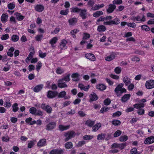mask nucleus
Returning <instances> with one entry per match:
<instances>
[{"instance_id":"f3484780","label":"nucleus","mask_w":154,"mask_h":154,"mask_svg":"<svg viewBox=\"0 0 154 154\" xmlns=\"http://www.w3.org/2000/svg\"><path fill=\"white\" fill-rule=\"evenodd\" d=\"M123 81L127 86L131 83V79L128 76H125L123 78Z\"/></svg>"},{"instance_id":"c756f323","label":"nucleus","mask_w":154,"mask_h":154,"mask_svg":"<svg viewBox=\"0 0 154 154\" xmlns=\"http://www.w3.org/2000/svg\"><path fill=\"white\" fill-rule=\"evenodd\" d=\"M15 15L16 16V18L18 20H22L24 18V16L22 15L20 13H15Z\"/></svg>"},{"instance_id":"dca6fc26","label":"nucleus","mask_w":154,"mask_h":154,"mask_svg":"<svg viewBox=\"0 0 154 154\" xmlns=\"http://www.w3.org/2000/svg\"><path fill=\"white\" fill-rule=\"evenodd\" d=\"M95 123V121H92L91 119H88L86 121L85 125L90 127H92Z\"/></svg>"},{"instance_id":"412c9836","label":"nucleus","mask_w":154,"mask_h":154,"mask_svg":"<svg viewBox=\"0 0 154 154\" xmlns=\"http://www.w3.org/2000/svg\"><path fill=\"white\" fill-rule=\"evenodd\" d=\"M80 75L77 73H75L73 74L71 77L72 78V80L74 81H78L79 80V77Z\"/></svg>"},{"instance_id":"58836bf2","label":"nucleus","mask_w":154,"mask_h":154,"mask_svg":"<svg viewBox=\"0 0 154 154\" xmlns=\"http://www.w3.org/2000/svg\"><path fill=\"white\" fill-rule=\"evenodd\" d=\"M56 154H63L64 151V149L61 148L55 149Z\"/></svg>"},{"instance_id":"bb28decb","label":"nucleus","mask_w":154,"mask_h":154,"mask_svg":"<svg viewBox=\"0 0 154 154\" xmlns=\"http://www.w3.org/2000/svg\"><path fill=\"white\" fill-rule=\"evenodd\" d=\"M43 87V85H38L33 88V91L35 92H38L41 90Z\"/></svg>"},{"instance_id":"0eeeda50","label":"nucleus","mask_w":154,"mask_h":154,"mask_svg":"<svg viewBox=\"0 0 154 154\" xmlns=\"http://www.w3.org/2000/svg\"><path fill=\"white\" fill-rule=\"evenodd\" d=\"M58 95L57 91H49L47 92V96L48 98H53Z\"/></svg>"},{"instance_id":"49530a36","label":"nucleus","mask_w":154,"mask_h":154,"mask_svg":"<svg viewBox=\"0 0 154 154\" xmlns=\"http://www.w3.org/2000/svg\"><path fill=\"white\" fill-rule=\"evenodd\" d=\"M86 143V142L84 140H82L79 141L78 142L76 145V146L77 147H82L83 145Z\"/></svg>"},{"instance_id":"ea45409f","label":"nucleus","mask_w":154,"mask_h":154,"mask_svg":"<svg viewBox=\"0 0 154 154\" xmlns=\"http://www.w3.org/2000/svg\"><path fill=\"white\" fill-rule=\"evenodd\" d=\"M70 75L69 74H68L64 76L62 79L63 81H65L66 82H68L70 81Z\"/></svg>"},{"instance_id":"f8f14e48","label":"nucleus","mask_w":154,"mask_h":154,"mask_svg":"<svg viewBox=\"0 0 154 154\" xmlns=\"http://www.w3.org/2000/svg\"><path fill=\"white\" fill-rule=\"evenodd\" d=\"M58 85L59 87L60 88L67 87V85L66 84V82L62 79L58 81Z\"/></svg>"},{"instance_id":"a19ab883","label":"nucleus","mask_w":154,"mask_h":154,"mask_svg":"<svg viewBox=\"0 0 154 154\" xmlns=\"http://www.w3.org/2000/svg\"><path fill=\"white\" fill-rule=\"evenodd\" d=\"M81 9L79 8H78L73 7L71 8V11L72 12H79V13Z\"/></svg>"},{"instance_id":"09e8293b","label":"nucleus","mask_w":154,"mask_h":154,"mask_svg":"<svg viewBox=\"0 0 154 154\" xmlns=\"http://www.w3.org/2000/svg\"><path fill=\"white\" fill-rule=\"evenodd\" d=\"M105 20H106L105 17L103 16H101L98 19L96 22V23L97 25H99V22L104 21Z\"/></svg>"},{"instance_id":"603ef678","label":"nucleus","mask_w":154,"mask_h":154,"mask_svg":"<svg viewBox=\"0 0 154 154\" xmlns=\"http://www.w3.org/2000/svg\"><path fill=\"white\" fill-rule=\"evenodd\" d=\"M15 7V5L14 3H12L9 4L8 5V7L9 9L11 10L13 9Z\"/></svg>"},{"instance_id":"9d476101","label":"nucleus","mask_w":154,"mask_h":154,"mask_svg":"<svg viewBox=\"0 0 154 154\" xmlns=\"http://www.w3.org/2000/svg\"><path fill=\"white\" fill-rule=\"evenodd\" d=\"M154 142V137L150 136L146 138L144 142L145 144H149Z\"/></svg>"},{"instance_id":"a878e982","label":"nucleus","mask_w":154,"mask_h":154,"mask_svg":"<svg viewBox=\"0 0 154 154\" xmlns=\"http://www.w3.org/2000/svg\"><path fill=\"white\" fill-rule=\"evenodd\" d=\"M115 57V54H112L109 56L106 57L105 58V59L107 61H109L114 59Z\"/></svg>"},{"instance_id":"4d7b16f0","label":"nucleus","mask_w":154,"mask_h":154,"mask_svg":"<svg viewBox=\"0 0 154 154\" xmlns=\"http://www.w3.org/2000/svg\"><path fill=\"white\" fill-rule=\"evenodd\" d=\"M126 144L125 143H123L119 144L118 148H119L121 149H124L126 146Z\"/></svg>"},{"instance_id":"6ab92c4d","label":"nucleus","mask_w":154,"mask_h":154,"mask_svg":"<svg viewBox=\"0 0 154 154\" xmlns=\"http://www.w3.org/2000/svg\"><path fill=\"white\" fill-rule=\"evenodd\" d=\"M46 140L45 139H41L37 143V145L38 146H44L46 145Z\"/></svg>"},{"instance_id":"774afa93","label":"nucleus","mask_w":154,"mask_h":154,"mask_svg":"<svg viewBox=\"0 0 154 154\" xmlns=\"http://www.w3.org/2000/svg\"><path fill=\"white\" fill-rule=\"evenodd\" d=\"M137 149L135 148H133L131 150V154H137Z\"/></svg>"},{"instance_id":"79ce46f5","label":"nucleus","mask_w":154,"mask_h":154,"mask_svg":"<svg viewBox=\"0 0 154 154\" xmlns=\"http://www.w3.org/2000/svg\"><path fill=\"white\" fill-rule=\"evenodd\" d=\"M29 111L30 113L32 115H35L37 111L36 108L34 107H32L30 109Z\"/></svg>"},{"instance_id":"c9c22d12","label":"nucleus","mask_w":154,"mask_h":154,"mask_svg":"<svg viewBox=\"0 0 154 154\" xmlns=\"http://www.w3.org/2000/svg\"><path fill=\"white\" fill-rule=\"evenodd\" d=\"M73 146V144L71 142H69L65 144V147L67 149H70Z\"/></svg>"},{"instance_id":"1a4fd4ad","label":"nucleus","mask_w":154,"mask_h":154,"mask_svg":"<svg viewBox=\"0 0 154 154\" xmlns=\"http://www.w3.org/2000/svg\"><path fill=\"white\" fill-rule=\"evenodd\" d=\"M67 43V41L65 39L62 40L60 44V49L61 50L66 49L67 48V47L66 45Z\"/></svg>"},{"instance_id":"f03ea898","label":"nucleus","mask_w":154,"mask_h":154,"mask_svg":"<svg viewBox=\"0 0 154 154\" xmlns=\"http://www.w3.org/2000/svg\"><path fill=\"white\" fill-rule=\"evenodd\" d=\"M75 135V132L72 131L65 133L64 134V136L66 137L64 140L65 141H67L70 139L74 137Z\"/></svg>"},{"instance_id":"72a5a7b5","label":"nucleus","mask_w":154,"mask_h":154,"mask_svg":"<svg viewBox=\"0 0 154 154\" xmlns=\"http://www.w3.org/2000/svg\"><path fill=\"white\" fill-rule=\"evenodd\" d=\"M77 21V19L75 18H72L68 20V22L70 25H73L75 24Z\"/></svg>"},{"instance_id":"864d4df0","label":"nucleus","mask_w":154,"mask_h":154,"mask_svg":"<svg viewBox=\"0 0 154 154\" xmlns=\"http://www.w3.org/2000/svg\"><path fill=\"white\" fill-rule=\"evenodd\" d=\"M76 111L73 109H71L70 111L68 112L66 114L68 116H72L75 114Z\"/></svg>"},{"instance_id":"de8ad7c7","label":"nucleus","mask_w":154,"mask_h":154,"mask_svg":"<svg viewBox=\"0 0 154 154\" xmlns=\"http://www.w3.org/2000/svg\"><path fill=\"white\" fill-rule=\"evenodd\" d=\"M69 10L68 9L62 10L60 11V14L62 15H66L68 14Z\"/></svg>"},{"instance_id":"5701e85b","label":"nucleus","mask_w":154,"mask_h":154,"mask_svg":"<svg viewBox=\"0 0 154 154\" xmlns=\"http://www.w3.org/2000/svg\"><path fill=\"white\" fill-rule=\"evenodd\" d=\"M8 15L7 14H3L1 17V20L2 23H5L7 20Z\"/></svg>"},{"instance_id":"393cba45","label":"nucleus","mask_w":154,"mask_h":154,"mask_svg":"<svg viewBox=\"0 0 154 154\" xmlns=\"http://www.w3.org/2000/svg\"><path fill=\"white\" fill-rule=\"evenodd\" d=\"M96 88L97 89L100 91H103L105 90L106 88V86L103 84H99L97 85Z\"/></svg>"},{"instance_id":"f257e3e1","label":"nucleus","mask_w":154,"mask_h":154,"mask_svg":"<svg viewBox=\"0 0 154 154\" xmlns=\"http://www.w3.org/2000/svg\"><path fill=\"white\" fill-rule=\"evenodd\" d=\"M124 84L123 83H120L116 87L114 90L115 92L118 96H120L123 93H126V90L125 88H123Z\"/></svg>"},{"instance_id":"f704fd0d","label":"nucleus","mask_w":154,"mask_h":154,"mask_svg":"<svg viewBox=\"0 0 154 154\" xmlns=\"http://www.w3.org/2000/svg\"><path fill=\"white\" fill-rule=\"evenodd\" d=\"M103 14V13L101 11H98L94 13L93 14V16L95 17H97L100 16Z\"/></svg>"},{"instance_id":"4be33fe9","label":"nucleus","mask_w":154,"mask_h":154,"mask_svg":"<svg viewBox=\"0 0 154 154\" xmlns=\"http://www.w3.org/2000/svg\"><path fill=\"white\" fill-rule=\"evenodd\" d=\"M133 106L134 108H136L139 110L141 109V108H143L144 107V104L143 103H137L133 105Z\"/></svg>"},{"instance_id":"423d86ee","label":"nucleus","mask_w":154,"mask_h":154,"mask_svg":"<svg viewBox=\"0 0 154 154\" xmlns=\"http://www.w3.org/2000/svg\"><path fill=\"white\" fill-rule=\"evenodd\" d=\"M145 87L148 89H150L154 88V80H149L145 83Z\"/></svg>"},{"instance_id":"338daca9","label":"nucleus","mask_w":154,"mask_h":154,"mask_svg":"<svg viewBox=\"0 0 154 154\" xmlns=\"http://www.w3.org/2000/svg\"><path fill=\"white\" fill-rule=\"evenodd\" d=\"M111 103V101L109 99H106L104 101V103L105 105H109Z\"/></svg>"},{"instance_id":"0e129e2a","label":"nucleus","mask_w":154,"mask_h":154,"mask_svg":"<svg viewBox=\"0 0 154 154\" xmlns=\"http://www.w3.org/2000/svg\"><path fill=\"white\" fill-rule=\"evenodd\" d=\"M42 66V63L40 62H38L36 65V69L38 71L40 69Z\"/></svg>"},{"instance_id":"e433bc0d","label":"nucleus","mask_w":154,"mask_h":154,"mask_svg":"<svg viewBox=\"0 0 154 154\" xmlns=\"http://www.w3.org/2000/svg\"><path fill=\"white\" fill-rule=\"evenodd\" d=\"M30 50L31 51H31L30 52L28 57H29L32 59L33 57V56L35 53L34 48L32 47H31L30 48Z\"/></svg>"},{"instance_id":"39448f33","label":"nucleus","mask_w":154,"mask_h":154,"mask_svg":"<svg viewBox=\"0 0 154 154\" xmlns=\"http://www.w3.org/2000/svg\"><path fill=\"white\" fill-rule=\"evenodd\" d=\"M41 108L42 109L46 111L48 113H50L51 112L52 108L49 105H46L45 104L43 103L41 105Z\"/></svg>"},{"instance_id":"052dcab7","label":"nucleus","mask_w":154,"mask_h":154,"mask_svg":"<svg viewBox=\"0 0 154 154\" xmlns=\"http://www.w3.org/2000/svg\"><path fill=\"white\" fill-rule=\"evenodd\" d=\"M109 109L107 107H103L100 110V112L101 113H103L104 112L107 111Z\"/></svg>"},{"instance_id":"a211bd4d","label":"nucleus","mask_w":154,"mask_h":154,"mask_svg":"<svg viewBox=\"0 0 154 154\" xmlns=\"http://www.w3.org/2000/svg\"><path fill=\"white\" fill-rule=\"evenodd\" d=\"M116 6L114 5L110 4L109 5V8L107 9V11L108 13L112 12L116 8Z\"/></svg>"},{"instance_id":"473e14b6","label":"nucleus","mask_w":154,"mask_h":154,"mask_svg":"<svg viewBox=\"0 0 154 154\" xmlns=\"http://www.w3.org/2000/svg\"><path fill=\"white\" fill-rule=\"evenodd\" d=\"M120 21V20L119 18L116 17L113 20H111V23L112 25H117L119 24Z\"/></svg>"},{"instance_id":"8fccbe9b","label":"nucleus","mask_w":154,"mask_h":154,"mask_svg":"<svg viewBox=\"0 0 154 154\" xmlns=\"http://www.w3.org/2000/svg\"><path fill=\"white\" fill-rule=\"evenodd\" d=\"M121 122L118 120H114L112 122V124L114 125H120L121 124Z\"/></svg>"},{"instance_id":"cd10ccee","label":"nucleus","mask_w":154,"mask_h":154,"mask_svg":"<svg viewBox=\"0 0 154 154\" xmlns=\"http://www.w3.org/2000/svg\"><path fill=\"white\" fill-rule=\"evenodd\" d=\"M66 94V93L65 91H62L60 92L59 94L58 93L57 96L58 98H63L64 97L65 99H66L67 98V97H65Z\"/></svg>"},{"instance_id":"c03bdc74","label":"nucleus","mask_w":154,"mask_h":154,"mask_svg":"<svg viewBox=\"0 0 154 154\" xmlns=\"http://www.w3.org/2000/svg\"><path fill=\"white\" fill-rule=\"evenodd\" d=\"M93 138V136L89 135H85L83 137V138L84 140H90L92 139Z\"/></svg>"},{"instance_id":"6e6d98bb","label":"nucleus","mask_w":154,"mask_h":154,"mask_svg":"<svg viewBox=\"0 0 154 154\" xmlns=\"http://www.w3.org/2000/svg\"><path fill=\"white\" fill-rule=\"evenodd\" d=\"M43 113L42 111H41L40 110H37V111L36 112L35 115L41 116H43Z\"/></svg>"},{"instance_id":"69168bd1","label":"nucleus","mask_w":154,"mask_h":154,"mask_svg":"<svg viewBox=\"0 0 154 154\" xmlns=\"http://www.w3.org/2000/svg\"><path fill=\"white\" fill-rule=\"evenodd\" d=\"M57 39H51L50 41V43L51 44L52 47H54L53 45L55 44L57 42Z\"/></svg>"},{"instance_id":"7c9ffc66","label":"nucleus","mask_w":154,"mask_h":154,"mask_svg":"<svg viewBox=\"0 0 154 154\" xmlns=\"http://www.w3.org/2000/svg\"><path fill=\"white\" fill-rule=\"evenodd\" d=\"M106 136V134L104 133H101L99 134L97 136V140H98L104 139Z\"/></svg>"},{"instance_id":"20e7f679","label":"nucleus","mask_w":154,"mask_h":154,"mask_svg":"<svg viewBox=\"0 0 154 154\" xmlns=\"http://www.w3.org/2000/svg\"><path fill=\"white\" fill-rule=\"evenodd\" d=\"M56 122H49L46 125V129L47 131H52L55 128Z\"/></svg>"},{"instance_id":"bf43d9fd","label":"nucleus","mask_w":154,"mask_h":154,"mask_svg":"<svg viewBox=\"0 0 154 154\" xmlns=\"http://www.w3.org/2000/svg\"><path fill=\"white\" fill-rule=\"evenodd\" d=\"M127 26L129 27L134 28L136 27V25L134 23H127Z\"/></svg>"},{"instance_id":"2eb2a0df","label":"nucleus","mask_w":154,"mask_h":154,"mask_svg":"<svg viewBox=\"0 0 154 154\" xmlns=\"http://www.w3.org/2000/svg\"><path fill=\"white\" fill-rule=\"evenodd\" d=\"M101 125L100 123H97L92 127V131L93 132L97 131L101 127Z\"/></svg>"},{"instance_id":"e2e57ef3","label":"nucleus","mask_w":154,"mask_h":154,"mask_svg":"<svg viewBox=\"0 0 154 154\" xmlns=\"http://www.w3.org/2000/svg\"><path fill=\"white\" fill-rule=\"evenodd\" d=\"M60 30V29L59 28H56L55 29L51 32V34H55L58 33Z\"/></svg>"},{"instance_id":"aec40b11","label":"nucleus","mask_w":154,"mask_h":154,"mask_svg":"<svg viewBox=\"0 0 154 154\" xmlns=\"http://www.w3.org/2000/svg\"><path fill=\"white\" fill-rule=\"evenodd\" d=\"M130 94H125L124 95L121 99V101L122 102H126L130 98Z\"/></svg>"},{"instance_id":"5fc2aeb1","label":"nucleus","mask_w":154,"mask_h":154,"mask_svg":"<svg viewBox=\"0 0 154 154\" xmlns=\"http://www.w3.org/2000/svg\"><path fill=\"white\" fill-rule=\"evenodd\" d=\"M114 71L116 74H119L121 72V68L119 67H117L115 68Z\"/></svg>"},{"instance_id":"ddd939ff","label":"nucleus","mask_w":154,"mask_h":154,"mask_svg":"<svg viewBox=\"0 0 154 154\" xmlns=\"http://www.w3.org/2000/svg\"><path fill=\"white\" fill-rule=\"evenodd\" d=\"M89 97L90 98V102L96 101L98 99L97 96L96 94L94 92L92 93L91 94L89 95Z\"/></svg>"},{"instance_id":"13d9d810","label":"nucleus","mask_w":154,"mask_h":154,"mask_svg":"<svg viewBox=\"0 0 154 154\" xmlns=\"http://www.w3.org/2000/svg\"><path fill=\"white\" fill-rule=\"evenodd\" d=\"M122 132L120 130L117 131L114 134V136L116 137L119 136L121 134Z\"/></svg>"},{"instance_id":"37998d69","label":"nucleus","mask_w":154,"mask_h":154,"mask_svg":"<svg viewBox=\"0 0 154 154\" xmlns=\"http://www.w3.org/2000/svg\"><path fill=\"white\" fill-rule=\"evenodd\" d=\"M128 139V137L126 135L121 136L119 138V140L121 142H124L126 141Z\"/></svg>"},{"instance_id":"4468645a","label":"nucleus","mask_w":154,"mask_h":154,"mask_svg":"<svg viewBox=\"0 0 154 154\" xmlns=\"http://www.w3.org/2000/svg\"><path fill=\"white\" fill-rule=\"evenodd\" d=\"M35 8L36 11L40 12L44 10V6L42 5H38L35 6Z\"/></svg>"},{"instance_id":"c85d7f7f","label":"nucleus","mask_w":154,"mask_h":154,"mask_svg":"<svg viewBox=\"0 0 154 154\" xmlns=\"http://www.w3.org/2000/svg\"><path fill=\"white\" fill-rule=\"evenodd\" d=\"M70 126L69 125L64 126L62 125H60L59 126V128L60 130L62 131L68 129L69 128Z\"/></svg>"},{"instance_id":"9b49d317","label":"nucleus","mask_w":154,"mask_h":154,"mask_svg":"<svg viewBox=\"0 0 154 154\" xmlns=\"http://www.w3.org/2000/svg\"><path fill=\"white\" fill-rule=\"evenodd\" d=\"M85 57L91 61H94L95 60V57L94 55L91 53H88L85 54Z\"/></svg>"},{"instance_id":"2f4dec72","label":"nucleus","mask_w":154,"mask_h":154,"mask_svg":"<svg viewBox=\"0 0 154 154\" xmlns=\"http://www.w3.org/2000/svg\"><path fill=\"white\" fill-rule=\"evenodd\" d=\"M14 51V48L11 47L8 50V51L7 52V55L8 56L11 57H12L13 55V51Z\"/></svg>"},{"instance_id":"4c0bfd02","label":"nucleus","mask_w":154,"mask_h":154,"mask_svg":"<svg viewBox=\"0 0 154 154\" xmlns=\"http://www.w3.org/2000/svg\"><path fill=\"white\" fill-rule=\"evenodd\" d=\"M12 108H13L12 110L14 112H16L19 109L18 104L17 103H15L13 104L12 106Z\"/></svg>"},{"instance_id":"b1692460","label":"nucleus","mask_w":154,"mask_h":154,"mask_svg":"<svg viewBox=\"0 0 154 154\" xmlns=\"http://www.w3.org/2000/svg\"><path fill=\"white\" fill-rule=\"evenodd\" d=\"M106 30V27L103 25L99 26L97 28V30L99 32H103L105 31Z\"/></svg>"},{"instance_id":"680f3d73","label":"nucleus","mask_w":154,"mask_h":154,"mask_svg":"<svg viewBox=\"0 0 154 154\" xmlns=\"http://www.w3.org/2000/svg\"><path fill=\"white\" fill-rule=\"evenodd\" d=\"M121 114L122 113L121 112L118 111L116 112L113 113L112 116L113 117H115L116 116H119L121 115Z\"/></svg>"},{"instance_id":"3c124183","label":"nucleus","mask_w":154,"mask_h":154,"mask_svg":"<svg viewBox=\"0 0 154 154\" xmlns=\"http://www.w3.org/2000/svg\"><path fill=\"white\" fill-rule=\"evenodd\" d=\"M39 56L40 57L44 58L46 56V54L42 53L41 50H39Z\"/></svg>"},{"instance_id":"7ed1b4c3","label":"nucleus","mask_w":154,"mask_h":154,"mask_svg":"<svg viewBox=\"0 0 154 154\" xmlns=\"http://www.w3.org/2000/svg\"><path fill=\"white\" fill-rule=\"evenodd\" d=\"M131 19L134 21L136 20L138 22H144L146 20L145 17L143 15H139L137 16H134L131 18Z\"/></svg>"},{"instance_id":"6e6552de","label":"nucleus","mask_w":154,"mask_h":154,"mask_svg":"<svg viewBox=\"0 0 154 154\" xmlns=\"http://www.w3.org/2000/svg\"><path fill=\"white\" fill-rule=\"evenodd\" d=\"M79 14L82 19H86L87 17L86 10L81 9L79 12Z\"/></svg>"},{"instance_id":"a18cd8bd","label":"nucleus","mask_w":154,"mask_h":154,"mask_svg":"<svg viewBox=\"0 0 154 154\" xmlns=\"http://www.w3.org/2000/svg\"><path fill=\"white\" fill-rule=\"evenodd\" d=\"M141 28L142 30L146 31H148L150 30L149 27L146 25H143L141 26Z\"/></svg>"}]
</instances>
